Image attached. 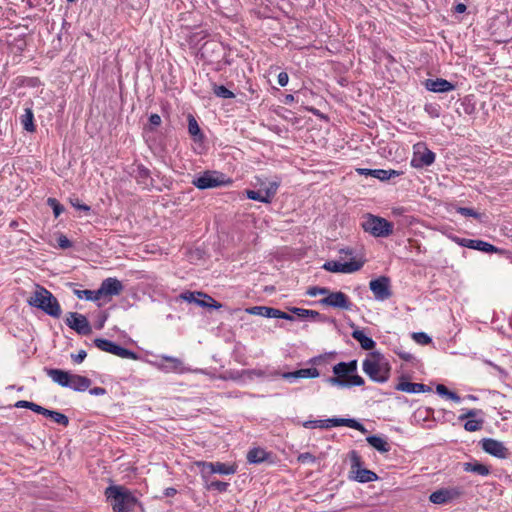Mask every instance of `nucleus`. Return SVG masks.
Segmentation results:
<instances>
[{"mask_svg":"<svg viewBox=\"0 0 512 512\" xmlns=\"http://www.w3.org/2000/svg\"><path fill=\"white\" fill-rule=\"evenodd\" d=\"M44 372L61 387L70 388L76 392H84L89 389L92 384L90 378L73 374L70 371L45 367Z\"/></svg>","mask_w":512,"mask_h":512,"instance_id":"obj_1","label":"nucleus"},{"mask_svg":"<svg viewBox=\"0 0 512 512\" xmlns=\"http://www.w3.org/2000/svg\"><path fill=\"white\" fill-rule=\"evenodd\" d=\"M104 494L114 512H131L138 503L132 492L122 485H110Z\"/></svg>","mask_w":512,"mask_h":512,"instance_id":"obj_2","label":"nucleus"},{"mask_svg":"<svg viewBox=\"0 0 512 512\" xmlns=\"http://www.w3.org/2000/svg\"><path fill=\"white\" fill-rule=\"evenodd\" d=\"M32 307L42 310L53 318H59L62 310L57 298L46 288L37 285L36 291L27 300Z\"/></svg>","mask_w":512,"mask_h":512,"instance_id":"obj_3","label":"nucleus"},{"mask_svg":"<svg viewBox=\"0 0 512 512\" xmlns=\"http://www.w3.org/2000/svg\"><path fill=\"white\" fill-rule=\"evenodd\" d=\"M369 355L372 359L366 358L363 361V371L374 382H387L390 378V364L384 359V356L378 351H373Z\"/></svg>","mask_w":512,"mask_h":512,"instance_id":"obj_4","label":"nucleus"},{"mask_svg":"<svg viewBox=\"0 0 512 512\" xmlns=\"http://www.w3.org/2000/svg\"><path fill=\"white\" fill-rule=\"evenodd\" d=\"M192 184L199 190H206L232 184V179L224 173L216 170H206L202 174L195 176Z\"/></svg>","mask_w":512,"mask_h":512,"instance_id":"obj_5","label":"nucleus"},{"mask_svg":"<svg viewBox=\"0 0 512 512\" xmlns=\"http://www.w3.org/2000/svg\"><path fill=\"white\" fill-rule=\"evenodd\" d=\"M363 230L376 238H385L393 233V223L373 214H366L361 224Z\"/></svg>","mask_w":512,"mask_h":512,"instance_id":"obj_6","label":"nucleus"},{"mask_svg":"<svg viewBox=\"0 0 512 512\" xmlns=\"http://www.w3.org/2000/svg\"><path fill=\"white\" fill-rule=\"evenodd\" d=\"M351 467L348 474V479L359 483L374 482L379 479V476L372 470L363 467V461L361 456L352 450L349 453Z\"/></svg>","mask_w":512,"mask_h":512,"instance_id":"obj_7","label":"nucleus"},{"mask_svg":"<svg viewBox=\"0 0 512 512\" xmlns=\"http://www.w3.org/2000/svg\"><path fill=\"white\" fill-rule=\"evenodd\" d=\"M197 467L200 468L202 478L207 482L210 475L219 473L222 475H231L236 473L235 465H228L222 462H206L199 461L196 463Z\"/></svg>","mask_w":512,"mask_h":512,"instance_id":"obj_8","label":"nucleus"},{"mask_svg":"<svg viewBox=\"0 0 512 512\" xmlns=\"http://www.w3.org/2000/svg\"><path fill=\"white\" fill-rule=\"evenodd\" d=\"M369 288L374 295L375 300L385 301L392 297L391 281L387 276H380L369 282Z\"/></svg>","mask_w":512,"mask_h":512,"instance_id":"obj_9","label":"nucleus"},{"mask_svg":"<svg viewBox=\"0 0 512 512\" xmlns=\"http://www.w3.org/2000/svg\"><path fill=\"white\" fill-rule=\"evenodd\" d=\"M124 286L117 278L109 277L104 279L100 287L96 290L98 300L107 299L110 300L113 296H118L123 291Z\"/></svg>","mask_w":512,"mask_h":512,"instance_id":"obj_10","label":"nucleus"},{"mask_svg":"<svg viewBox=\"0 0 512 512\" xmlns=\"http://www.w3.org/2000/svg\"><path fill=\"white\" fill-rule=\"evenodd\" d=\"M479 445L484 452L490 454L493 457L499 459H507L510 456L509 449L503 444V442L496 439L483 438L480 440Z\"/></svg>","mask_w":512,"mask_h":512,"instance_id":"obj_11","label":"nucleus"},{"mask_svg":"<svg viewBox=\"0 0 512 512\" xmlns=\"http://www.w3.org/2000/svg\"><path fill=\"white\" fill-rule=\"evenodd\" d=\"M65 323L79 335L86 336L92 333V328L88 319L77 312H68Z\"/></svg>","mask_w":512,"mask_h":512,"instance_id":"obj_12","label":"nucleus"},{"mask_svg":"<svg viewBox=\"0 0 512 512\" xmlns=\"http://www.w3.org/2000/svg\"><path fill=\"white\" fill-rule=\"evenodd\" d=\"M364 265V261L351 260L341 263L339 261H327L322 268L333 273H353L360 270Z\"/></svg>","mask_w":512,"mask_h":512,"instance_id":"obj_13","label":"nucleus"},{"mask_svg":"<svg viewBox=\"0 0 512 512\" xmlns=\"http://www.w3.org/2000/svg\"><path fill=\"white\" fill-rule=\"evenodd\" d=\"M130 175L143 188L150 189L154 186V180L151 177V171L141 163H134Z\"/></svg>","mask_w":512,"mask_h":512,"instance_id":"obj_14","label":"nucleus"},{"mask_svg":"<svg viewBox=\"0 0 512 512\" xmlns=\"http://www.w3.org/2000/svg\"><path fill=\"white\" fill-rule=\"evenodd\" d=\"M223 51L222 44L217 41H206L199 50L202 59L208 62L217 60Z\"/></svg>","mask_w":512,"mask_h":512,"instance_id":"obj_15","label":"nucleus"},{"mask_svg":"<svg viewBox=\"0 0 512 512\" xmlns=\"http://www.w3.org/2000/svg\"><path fill=\"white\" fill-rule=\"evenodd\" d=\"M461 492L458 488H442L430 494L429 500L434 504H446L449 501L458 498Z\"/></svg>","mask_w":512,"mask_h":512,"instance_id":"obj_16","label":"nucleus"},{"mask_svg":"<svg viewBox=\"0 0 512 512\" xmlns=\"http://www.w3.org/2000/svg\"><path fill=\"white\" fill-rule=\"evenodd\" d=\"M324 422H326V429H329L331 427L346 426V427L358 430L363 434L367 433V429L365 428V426L354 418H336L335 417V418L324 419Z\"/></svg>","mask_w":512,"mask_h":512,"instance_id":"obj_17","label":"nucleus"},{"mask_svg":"<svg viewBox=\"0 0 512 512\" xmlns=\"http://www.w3.org/2000/svg\"><path fill=\"white\" fill-rule=\"evenodd\" d=\"M435 153L428 149L426 146H423V151L417 150L414 153V157L411 161V165L415 168H421L425 166H430L435 161Z\"/></svg>","mask_w":512,"mask_h":512,"instance_id":"obj_18","label":"nucleus"},{"mask_svg":"<svg viewBox=\"0 0 512 512\" xmlns=\"http://www.w3.org/2000/svg\"><path fill=\"white\" fill-rule=\"evenodd\" d=\"M348 325L353 329L351 333L352 338L359 342L363 350L370 351L376 347V342L367 336L363 330H360L354 322L350 321Z\"/></svg>","mask_w":512,"mask_h":512,"instance_id":"obj_19","label":"nucleus"},{"mask_svg":"<svg viewBox=\"0 0 512 512\" xmlns=\"http://www.w3.org/2000/svg\"><path fill=\"white\" fill-rule=\"evenodd\" d=\"M332 371L335 376L332 378L348 379L351 374L357 372V360H351L349 362H339L333 366Z\"/></svg>","mask_w":512,"mask_h":512,"instance_id":"obj_20","label":"nucleus"},{"mask_svg":"<svg viewBox=\"0 0 512 512\" xmlns=\"http://www.w3.org/2000/svg\"><path fill=\"white\" fill-rule=\"evenodd\" d=\"M424 86L428 91L435 93H445L455 89V84L443 78L426 79Z\"/></svg>","mask_w":512,"mask_h":512,"instance_id":"obj_21","label":"nucleus"},{"mask_svg":"<svg viewBox=\"0 0 512 512\" xmlns=\"http://www.w3.org/2000/svg\"><path fill=\"white\" fill-rule=\"evenodd\" d=\"M274 375L281 376L283 379L286 380H295L299 378H316L320 375L318 369L312 367V368H302L296 371L292 372H279L276 371Z\"/></svg>","mask_w":512,"mask_h":512,"instance_id":"obj_22","label":"nucleus"},{"mask_svg":"<svg viewBox=\"0 0 512 512\" xmlns=\"http://www.w3.org/2000/svg\"><path fill=\"white\" fill-rule=\"evenodd\" d=\"M395 389L406 393H425L432 391L430 386L425 385L423 383H412L406 381L405 376L400 377V381L395 386Z\"/></svg>","mask_w":512,"mask_h":512,"instance_id":"obj_23","label":"nucleus"},{"mask_svg":"<svg viewBox=\"0 0 512 512\" xmlns=\"http://www.w3.org/2000/svg\"><path fill=\"white\" fill-rule=\"evenodd\" d=\"M356 171L360 175L372 176V177L377 178V179H379L381 181L389 180L390 178L399 176V175H401L403 173L402 171H397V170H393V169L384 170V169L358 168Z\"/></svg>","mask_w":512,"mask_h":512,"instance_id":"obj_24","label":"nucleus"},{"mask_svg":"<svg viewBox=\"0 0 512 512\" xmlns=\"http://www.w3.org/2000/svg\"><path fill=\"white\" fill-rule=\"evenodd\" d=\"M330 295V307L338 308L342 310H352L353 303L349 300V297L342 291H329Z\"/></svg>","mask_w":512,"mask_h":512,"instance_id":"obj_25","label":"nucleus"},{"mask_svg":"<svg viewBox=\"0 0 512 512\" xmlns=\"http://www.w3.org/2000/svg\"><path fill=\"white\" fill-rule=\"evenodd\" d=\"M463 247L470 248L473 250H478L484 253L492 254V253H503V250L480 239H469V241H464Z\"/></svg>","mask_w":512,"mask_h":512,"instance_id":"obj_26","label":"nucleus"},{"mask_svg":"<svg viewBox=\"0 0 512 512\" xmlns=\"http://www.w3.org/2000/svg\"><path fill=\"white\" fill-rule=\"evenodd\" d=\"M327 382L330 385L337 386L339 388H350L353 386H363L365 383L364 379L357 373L351 374L350 378H348V379L327 378Z\"/></svg>","mask_w":512,"mask_h":512,"instance_id":"obj_27","label":"nucleus"},{"mask_svg":"<svg viewBox=\"0 0 512 512\" xmlns=\"http://www.w3.org/2000/svg\"><path fill=\"white\" fill-rule=\"evenodd\" d=\"M272 456V453L266 452L263 448L255 447L248 451L247 461L250 464H260L268 461Z\"/></svg>","mask_w":512,"mask_h":512,"instance_id":"obj_28","label":"nucleus"},{"mask_svg":"<svg viewBox=\"0 0 512 512\" xmlns=\"http://www.w3.org/2000/svg\"><path fill=\"white\" fill-rule=\"evenodd\" d=\"M463 470L465 472L476 473L481 476H488L490 474V467L482 464L477 460L463 463Z\"/></svg>","mask_w":512,"mask_h":512,"instance_id":"obj_29","label":"nucleus"},{"mask_svg":"<svg viewBox=\"0 0 512 512\" xmlns=\"http://www.w3.org/2000/svg\"><path fill=\"white\" fill-rule=\"evenodd\" d=\"M367 443L380 453H387L391 446L387 440L379 435H370L366 438Z\"/></svg>","mask_w":512,"mask_h":512,"instance_id":"obj_30","label":"nucleus"},{"mask_svg":"<svg viewBox=\"0 0 512 512\" xmlns=\"http://www.w3.org/2000/svg\"><path fill=\"white\" fill-rule=\"evenodd\" d=\"M188 132L195 142H202L205 138L197 120L192 114H188Z\"/></svg>","mask_w":512,"mask_h":512,"instance_id":"obj_31","label":"nucleus"},{"mask_svg":"<svg viewBox=\"0 0 512 512\" xmlns=\"http://www.w3.org/2000/svg\"><path fill=\"white\" fill-rule=\"evenodd\" d=\"M20 123L25 131L30 133L36 131V125L34 124V113L32 108L26 107L24 109V114L20 116Z\"/></svg>","mask_w":512,"mask_h":512,"instance_id":"obj_32","label":"nucleus"},{"mask_svg":"<svg viewBox=\"0 0 512 512\" xmlns=\"http://www.w3.org/2000/svg\"><path fill=\"white\" fill-rule=\"evenodd\" d=\"M39 414H41L45 417L51 418L55 423H57L59 425H62L65 427L69 425V418L61 412L49 410L45 407H41V412H39Z\"/></svg>","mask_w":512,"mask_h":512,"instance_id":"obj_33","label":"nucleus"},{"mask_svg":"<svg viewBox=\"0 0 512 512\" xmlns=\"http://www.w3.org/2000/svg\"><path fill=\"white\" fill-rule=\"evenodd\" d=\"M457 113L466 115H472L476 111V103L473 95H467L461 99L460 106L456 109Z\"/></svg>","mask_w":512,"mask_h":512,"instance_id":"obj_34","label":"nucleus"},{"mask_svg":"<svg viewBox=\"0 0 512 512\" xmlns=\"http://www.w3.org/2000/svg\"><path fill=\"white\" fill-rule=\"evenodd\" d=\"M245 312L251 315H258L266 318H274L276 314V308L267 306H253L246 308Z\"/></svg>","mask_w":512,"mask_h":512,"instance_id":"obj_35","label":"nucleus"},{"mask_svg":"<svg viewBox=\"0 0 512 512\" xmlns=\"http://www.w3.org/2000/svg\"><path fill=\"white\" fill-rule=\"evenodd\" d=\"M93 343L98 349H100L104 352H107V353H111L113 355L116 354V351L119 346L115 342L105 339V338H95Z\"/></svg>","mask_w":512,"mask_h":512,"instance_id":"obj_36","label":"nucleus"},{"mask_svg":"<svg viewBox=\"0 0 512 512\" xmlns=\"http://www.w3.org/2000/svg\"><path fill=\"white\" fill-rule=\"evenodd\" d=\"M197 295L202 298L200 301H197V305L200 307L211 309H220L222 307L221 303L203 292H197Z\"/></svg>","mask_w":512,"mask_h":512,"instance_id":"obj_37","label":"nucleus"},{"mask_svg":"<svg viewBox=\"0 0 512 512\" xmlns=\"http://www.w3.org/2000/svg\"><path fill=\"white\" fill-rule=\"evenodd\" d=\"M306 318H310L314 321H318V322H322V323H331V324H336V319L335 318H332V317H328L324 314H321L319 313L318 311H315V310H309L307 309V314H306Z\"/></svg>","mask_w":512,"mask_h":512,"instance_id":"obj_38","label":"nucleus"},{"mask_svg":"<svg viewBox=\"0 0 512 512\" xmlns=\"http://www.w3.org/2000/svg\"><path fill=\"white\" fill-rule=\"evenodd\" d=\"M212 91L215 96L223 99H231L235 97V94L226 88L224 85H218L216 83H212Z\"/></svg>","mask_w":512,"mask_h":512,"instance_id":"obj_39","label":"nucleus"},{"mask_svg":"<svg viewBox=\"0 0 512 512\" xmlns=\"http://www.w3.org/2000/svg\"><path fill=\"white\" fill-rule=\"evenodd\" d=\"M436 392L442 396V397H446L454 402H460L461 401V397L456 393V392H453L451 390H449L444 384H438L436 386Z\"/></svg>","mask_w":512,"mask_h":512,"instance_id":"obj_40","label":"nucleus"},{"mask_svg":"<svg viewBox=\"0 0 512 512\" xmlns=\"http://www.w3.org/2000/svg\"><path fill=\"white\" fill-rule=\"evenodd\" d=\"M457 213L461 214L464 217H473L477 219L480 223L484 222L483 218L484 214L477 212L473 208L470 207H458L456 209Z\"/></svg>","mask_w":512,"mask_h":512,"instance_id":"obj_41","label":"nucleus"},{"mask_svg":"<svg viewBox=\"0 0 512 512\" xmlns=\"http://www.w3.org/2000/svg\"><path fill=\"white\" fill-rule=\"evenodd\" d=\"M73 293L77 296L79 299H85L88 301H98L97 292L96 290H80V289H74Z\"/></svg>","mask_w":512,"mask_h":512,"instance_id":"obj_42","label":"nucleus"},{"mask_svg":"<svg viewBox=\"0 0 512 512\" xmlns=\"http://www.w3.org/2000/svg\"><path fill=\"white\" fill-rule=\"evenodd\" d=\"M246 196L248 199L259 201L262 203H270L269 199L264 194L263 189L260 190H246Z\"/></svg>","mask_w":512,"mask_h":512,"instance_id":"obj_43","label":"nucleus"},{"mask_svg":"<svg viewBox=\"0 0 512 512\" xmlns=\"http://www.w3.org/2000/svg\"><path fill=\"white\" fill-rule=\"evenodd\" d=\"M206 483H207L206 484L207 490H215L219 493L226 492L229 488V483L219 481V480H214V481H211L210 483H208V481H207Z\"/></svg>","mask_w":512,"mask_h":512,"instance_id":"obj_44","label":"nucleus"},{"mask_svg":"<svg viewBox=\"0 0 512 512\" xmlns=\"http://www.w3.org/2000/svg\"><path fill=\"white\" fill-rule=\"evenodd\" d=\"M483 423V419H468L464 423V429L468 432H475L482 429Z\"/></svg>","mask_w":512,"mask_h":512,"instance_id":"obj_45","label":"nucleus"},{"mask_svg":"<svg viewBox=\"0 0 512 512\" xmlns=\"http://www.w3.org/2000/svg\"><path fill=\"white\" fill-rule=\"evenodd\" d=\"M14 406L16 408L30 409L31 411H33L37 414H39V412H41V407H42L34 402H30L27 400H19L14 404Z\"/></svg>","mask_w":512,"mask_h":512,"instance_id":"obj_46","label":"nucleus"},{"mask_svg":"<svg viewBox=\"0 0 512 512\" xmlns=\"http://www.w3.org/2000/svg\"><path fill=\"white\" fill-rule=\"evenodd\" d=\"M162 360H164L168 363L166 368L170 371H178L182 367V361L178 358L171 357V356H163Z\"/></svg>","mask_w":512,"mask_h":512,"instance_id":"obj_47","label":"nucleus"},{"mask_svg":"<svg viewBox=\"0 0 512 512\" xmlns=\"http://www.w3.org/2000/svg\"><path fill=\"white\" fill-rule=\"evenodd\" d=\"M115 355L118 357H121V358H125V359H133V360L138 359V355L136 352L129 350L127 348H124L120 345L118 346V349H117Z\"/></svg>","mask_w":512,"mask_h":512,"instance_id":"obj_48","label":"nucleus"},{"mask_svg":"<svg viewBox=\"0 0 512 512\" xmlns=\"http://www.w3.org/2000/svg\"><path fill=\"white\" fill-rule=\"evenodd\" d=\"M47 204L52 208L55 217H59L64 211V206L55 198H48Z\"/></svg>","mask_w":512,"mask_h":512,"instance_id":"obj_49","label":"nucleus"},{"mask_svg":"<svg viewBox=\"0 0 512 512\" xmlns=\"http://www.w3.org/2000/svg\"><path fill=\"white\" fill-rule=\"evenodd\" d=\"M412 338L421 345H428L432 342V338L425 332H414Z\"/></svg>","mask_w":512,"mask_h":512,"instance_id":"obj_50","label":"nucleus"},{"mask_svg":"<svg viewBox=\"0 0 512 512\" xmlns=\"http://www.w3.org/2000/svg\"><path fill=\"white\" fill-rule=\"evenodd\" d=\"M162 123L160 115L153 113L149 116V124L144 129H148L149 131L153 132L155 129L160 126Z\"/></svg>","mask_w":512,"mask_h":512,"instance_id":"obj_51","label":"nucleus"},{"mask_svg":"<svg viewBox=\"0 0 512 512\" xmlns=\"http://www.w3.org/2000/svg\"><path fill=\"white\" fill-rule=\"evenodd\" d=\"M329 291V288L326 287L312 286L307 289L306 294L310 297H315L317 295L328 294Z\"/></svg>","mask_w":512,"mask_h":512,"instance_id":"obj_52","label":"nucleus"},{"mask_svg":"<svg viewBox=\"0 0 512 512\" xmlns=\"http://www.w3.org/2000/svg\"><path fill=\"white\" fill-rule=\"evenodd\" d=\"M278 187H279V183L270 182L269 185L265 189H263L264 194L266 195V197L269 199L270 202L272 201L273 197L276 195Z\"/></svg>","mask_w":512,"mask_h":512,"instance_id":"obj_53","label":"nucleus"},{"mask_svg":"<svg viewBox=\"0 0 512 512\" xmlns=\"http://www.w3.org/2000/svg\"><path fill=\"white\" fill-rule=\"evenodd\" d=\"M424 110L432 118L440 117V106L437 104H426Z\"/></svg>","mask_w":512,"mask_h":512,"instance_id":"obj_54","label":"nucleus"},{"mask_svg":"<svg viewBox=\"0 0 512 512\" xmlns=\"http://www.w3.org/2000/svg\"><path fill=\"white\" fill-rule=\"evenodd\" d=\"M297 461L300 463H303V464L304 463H314L316 461V457L309 452H305V453H301L298 455Z\"/></svg>","mask_w":512,"mask_h":512,"instance_id":"obj_55","label":"nucleus"},{"mask_svg":"<svg viewBox=\"0 0 512 512\" xmlns=\"http://www.w3.org/2000/svg\"><path fill=\"white\" fill-rule=\"evenodd\" d=\"M70 203L74 208L78 210H82L84 212H89L91 210L90 206L80 203V200L78 198H70Z\"/></svg>","mask_w":512,"mask_h":512,"instance_id":"obj_56","label":"nucleus"},{"mask_svg":"<svg viewBox=\"0 0 512 512\" xmlns=\"http://www.w3.org/2000/svg\"><path fill=\"white\" fill-rule=\"evenodd\" d=\"M57 243L61 249H68L72 247V242L64 234H60L58 236Z\"/></svg>","mask_w":512,"mask_h":512,"instance_id":"obj_57","label":"nucleus"},{"mask_svg":"<svg viewBox=\"0 0 512 512\" xmlns=\"http://www.w3.org/2000/svg\"><path fill=\"white\" fill-rule=\"evenodd\" d=\"M288 311L300 319H306L307 309L299 307H288Z\"/></svg>","mask_w":512,"mask_h":512,"instance_id":"obj_58","label":"nucleus"},{"mask_svg":"<svg viewBox=\"0 0 512 512\" xmlns=\"http://www.w3.org/2000/svg\"><path fill=\"white\" fill-rule=\"evenodd\" d=\"M181 297L189 303L197 304V301H200L197 292H185L181 295Z\"/></svg>","mask_w":512,"mask_h":512,"instance_id":"obj_59","label":"nucleus"},{"mask_svg":"<svg viewBox=\"0 0 512 512\" xmlns=\"http://www.w3.org/2000/svg\"><path fill=\"white\" fill-rule=\"evenodd\" d=\"M481 412L482 411L478 410V409H468L464 414L459 416V420H464V419H468V418L469 419L474 418L478 414H480Z\"/></svg>","mask_w":512,"mask_h":512,"instance_id":"obj_60","label":"nucleus"},{"mask_svg":"<svg viewBox=\"0 0 512 512\" xmlns=\"http://www.w3.org/2000/svg\"><path fill=\"white\" fill-rule=\"evenodd\" d=\"M274 318H278V319H284V320H288V321H294L295 318L292 314L290 313H286L284 311H281L279 309L276 308V314L274 316Z\"/></svg>","mask_w":512,"mask_h":512,"instance_id":"obj_61","label":"nucleus"},{"mask_svg":"<svg viewBox=\"0 0 512 512\" xmlns=\"http://www.w3.org/2000/svg\"><path fill=\"white\" fill-rule=\"evenodd\" d=\"M86 356L87 353L85 350H80L77 354H71L72 360L77 364L82 363Z\"/></svg>","mask_w":512,"mask_h":512,"instance_id":"obj_62","label":"nucleus"},{"mask_svg":"<svg viewBox=\"0 0 512 512\" xmlns=\"http://www.w3.org/2000/svg\"><path fill=\"white\" fill-rule=\"evenodd\" d=\"M395 353L404 361L410 362L414 359V356L403 350H395Z\"/></svg>","mask_w":512,"mask_h":512,"instance_id":"obj_63","label":"nucleus"},{"mask_svg":"<svg viewBox=\"0 0 512 512\" xmlns=\"http://www.w3.org/2000/svg\"><path fill=\"white\" fill-rule=\"evenodd\" d=\"M278 84L285 87L288 84L289 76L286 72H280L277 77Z\"/></svg>","mask_w":512,"mask_h":512,"instance_id":"obj_64","label":"nucleus"}]
</instances>
